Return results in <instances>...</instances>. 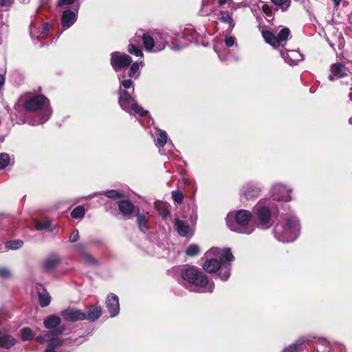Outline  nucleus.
I'll return each mask as SVG.
<instances>
[{
    "label": "nucleus",
    "instance_id": "1",
    "mask_svg": "<svg viewBox=\"0 0 352 352\" xmlns=\"http://www.w3.org/2000/svg\"><path fill=\"white\" fill-rule=\"evenodd\" d=\"M140 38L144 44L146 51L148 52H159L163 50L168 43H171L170 49L179 51L188 46L187 43H183L177 39L178 34L168 32H155L152 34L143 33Z\"/></svg>",
    "mask_w": 352,
    "mask_h": 352
},
{
    "label": "nucleus",
    "instance_id": "2",
    "mask_svg": "<svg viewBox=\"0 0 352 352\" xmlns=\"http://www.w3.org/2000/svg\"><path fill=\"white\" fill-rule=\"evenodd\" d=\"M179 274L183 280L195 285L199 292L212 293L214 289V283L209 280L198 267L195 266H182L178 269Z\"/></svg>",
    "mask_w": 352,
    "mask_h": 352
},
{
    "label": "nucleus",
    "instance_id": "3",
    "mask_svg": "<svg viewBox=\"0 0 352 352\" xmlns=\"http://www.w3.org/2000/svg\"><path fill=\"white\" fill-rule=\"evenodd\" d=\"M23 106L30 111H39L36 120L32 124H43L47 121L52 115V109L50 107L49 100L43 95L27 96L22 98Z\"/></svg>",
    "mask_w": 352,
    "mask_h": 352
},
{
    "label": "nucleus",
    "instance_id": "4",
    "mask_svg": "<svg viewBox=\"0 0 352 352\" xmlns=\"http://www.w3.org/2000/svg\"><path fill=\"white\" fill-rule=\"evenodd\" d=\"M299 223L295 216H289L279 220L274 229L275 238L283 243L292 242L299 234Z\"/></svg>",
    "mask_w": 352,
    "mask_h": 352
},
{
    "label": "nucleus",
    "instance_id": "5",
    "mask_svg": "<svg viewBox=\"0 0 352 352\" xmlns=\"http://www.w3.org/2000/svg\"><path fill=\"white\" fill-rule=\"evenodd\" d=\"M252 213L247 210H239L235 214L229 213L226 217L227 226L232 231L250 234L254 230V226L250 224Z\"/></svg>",
    "mask_w": 352,
    "mask_h": 352
},
{
    "label": "nucleus",
    "instance_id": "6",
    "mask_svg": "<svg viewBox=\"0 0 352 352\" xmlns=\"http://www.w3.org/2000/svg\"><path fill=\"white\" fill-rule=\"evenodd\" d=\"M205 256L207 257L215 256L221 259V265L219 270L218 276L223 281L228 280L231 274V263L234 259L231 250L230 248L220 249L213 247L206 252Z\"/></svg>",
    "mask_w": 352,
    "mask_h": 352
},
{
    "label": "nucleus",
    "instance_id": "7",
    "mask_svg": "<svg viewBox=\"0 0 352 352\" xmlns=\"http://www.w3.org/2000/svg\"><path fill=\"white\" fill-rule=\"evenodd\" d=\"M135 89L131 91L120 88L118 90V104L120 108L130 115H139L141 117L146 116L148 111L139 106L134 94Z\"/></svg>",
    "mask_w": 352,
    "mask_h": 352
},
{
    "label": "nucleus",
    "instance_id": "8",
    "mask_svg": "<svg viewBox=\"0 0 352 352\" xmlns=\"http://www.w3.org/2000/svg\"><path fill=\"white\" fill-rule=\"evenodd\" d=\"M261 34L267 43L276 48L285 45L290 36V30L288 28H283L276 35L270 30L263 29Z\"/></svg>",
    "mask_w": 352,
    "mask_h": 352
},
{
    "label": "nucleus",
    "instance_id": "9",
    "mask_svg": "<svg viewBox=\"0 0 352 352\" xmlns=\"http://www.w3.org/2000/svg\"><path fill=\"white\" fill-rule=\"evenodd\" d=\"M292 192V189L289 186L280 182L274 183L271 188L272 197L277 201H290Z\"/></svg>",
    "mask_w": 352,
    "mask_h": 352
},
{
    "label": "nucleus",
    "instance_id": "10",
    "mask_svg": "<svg viewBox=\"0 0 352 352\" xmlns=\"http://www.w3.org/2000/svg\"><path fill=\"white\" fill-rule=\"evenodd\" d=\"M131 63V57L126 54L120 52H114L111 54V65L116 72L129 66Z\"/></svg>",
    "mask_w": 352,
    "mask_h": 352
},
{
    "label": "nucleus",
    "instance_id": "11",
    "mask_svg": "<svg viewBox=\"0 0 352 352\" xmlns=\"http://www.w3.org/2000/svg\"><path fill=\"white\" fill-rule=\"evenodd\" d=\"M263 188V185L256 182H250L242 186L240 195L245 199H252L259 196Z\"/></svg>",
    "mask_w": 352,
    "mask_h": 352
},
{
    "label": "nucleus",
    "instance_id": "12",
    "mask_svg": "<svg viewBox=\"0 0 352 352\" xmlns=\"http://www.w3.org/2000/svg\"><path fill=\"white\" fill-rule=\"evenodd\" d=\"M256 217L258 219V227L263 230L268 229L272 225V211L265 206L257 207Z\"/></svg>",
    "mask_w": 352,
    "mask_h": 352
},
{
    "label": "nucleus",
    "instance_id": "13",
    "mask_svg": "<svg viewBox=\"0 0 352 352\" xmlns=\"http://www.w3.org/2000/svg\"><path fill=\"white\" fill-rule=\"evenodd\" d=\"M61 322L60 317L56 315H52L44 320V327L46 329H50L51 331L47 333L52 335V338H58L57 336L60 335L63 331V328H57Z\"/></svg>",
    "mask_w": 352,
    "mask_h": 352
},
{
    "label": "nucleus",
    "instance_id": "14",
    "mask_svg": "<svg viewBox=\"0 0 352 352\" xmlns=\"http://www.w3.org/2000/svg\"><path fill=\"white\" fill-rule=\"evenodd\" d=\"M348 77V83L352 80L351 75L344 65L337 63L331 66V74L329 76L330 80H334L340 78Z\"/></svg>",
    "mask_w": 352,
    "mask_h": 352
},
{
    "label": "nucleus",
    "instance_id": "15",
    "mask_svg": "<svg viewBox=\"0 0 352 352\" xmlns=\"http://www.w3.org/2000/svg\"><path fill=\"white\" fill-rule=\"evenodd\" d=\"M63 319L67 322H74L85 320V311L76 308H68L61 312Z\"/></svg>",
    "mask_w": 352,
    "mask_h": 352
},
{
    "label": "nucleus",
    "instance_id": "16",
    "mask_svg": "<svg viewBox=\"0 0 352 352\" xmlns=\"http://www.w3.org/2000/svg\"><path fill=\"white\" fill-rule=\"evenodd\" d=\"M203 36L201 34L197 32L195 30H185L182 35L178 34L177 39L181 40L183 43H199L201 41Z\"/></svg>",
    "mask_w": 352,
    "mask_h": 352
},
{
    "label": "nucleus",
    "instance_id": "17",
    "mask_svg": "<svg viewBox=\"0 0 352 352\" xmlns=\"http://www.w3.org/2000/svg\"><path fill=\"white\" fill-rule=\"evenodd\" d=\"M77 11L75 12L69 9L63 12L61 16L62 32L69 28L75 23L77 20Z\"/></svg>",
    "mask_w": 352,
    "mask_h": 352
},
{
    "label": "nucleus",
    "instance_id": "18",
    "mask_svg": "<svg viewBox=\"0 0 352 352\" xmlns=\"http://www.w3.org/2000/svg\"><path fill=\"white\" fill-rule=\"evenodd\" d=\"M106 307L111 318L116 317L120 312L118 296L114 294L108 295L106 300Z\"/></svg>",
    "mask_w": 352,
    "mask_h": 352
},
{
    "label": "nucleus",
    "instance_id": "19",
    "mask_svg": "<svg viewBox=\"0 0 352 352\" xmlns=\"http://www.w3.org/2000/svg\"><path fill=\"white\" fill-rule=\"evenodd\" d=\"M280 55L284 60L289 65H295L303 60V55L298 50H288L280 52Z\"/></svg>",
    "mask_w": 352,
    "mask_h": 352
},
{
    "label": "nucleus",
    "instance_id": "20",
    "mask_svg": "<svg viewBox=\"0 0 352 352\" xmlns=\"http://www.w3.org/2000/svg\"><path fill=\"white\" fill-rule=\"evenodd\" d=\"M85 320L90 322H95L102 316V309L100 306L91 305L86 307L85 311Z\"/></svg>",
    "mask_w": 352,
    "mask_h": 352
},
{
    "label": "nucleus",
    "instance_id": "21",
    "mask_svg": "<svg viewBox=\"0 0 352 352\" xmlns=\"http://www.w3.org/2000/svg\"><path fill=\"white\" fill-rule=\"evenodd\" d=\"M76 248L79 252L81 259L85 263L93 266L98 265V261L92 255L85 251V245L83 243H78L76 245Z\"/></svg>",
    "mask_w": 352,
    "mask_h": 352
},
{
    "label": "nucleus",
    "instance_id": "22",
    "mask_svg": "<svg viewBox=\"0 0 352 352\" xmlns=\"http://www.w3.org/2000/svg\"><path fill=\"white\" fill-rule=\"evenodd\" d=\"M140 34L137 33L135 36L130 40V43L128 46V52L137 57L143 56V52L142 50V47L138 45V43L142 40V38H140Z\"/></svg>",
    "mask_w": 352,
    "mask_h": 352
},
{
    "label": "nucleus",
    "instance_id": "23",
    "mask_svg": "<svg viewBox=\"0 0 352 352\" xmlns=\"http://www.w3.org/2000/svg\"><path fill=\"white\" fill-rule=\"evenodd\" d=\"M174 225L175 230L180 236L185 237L192 236L193 234L192 230L188 223L179 219H175Z\"/></svg>",
    "mask_w": 352,
    "mask_h": 352
},
{
    "label": "nucleus",
    "instance_id": "24",
    "mask_svg": "<svg viewBox=\"0 0 352 352\" xmlns=\"http://www.w3.org/2000/svg\"><path fill=\"white\" fill-rule=\"evenodd\" d=\"M118 208L120 212L129 219L135 211V207L129 200H122L118 202Z\"/></svg>",
    "mask_w": 352,
    "mask_h": 352
},
{
    "label": "nucleus",
    "instance_id": "25",
    "mask_svg": "<svg viewBox=\"0 0 352 352\" xmlns=\"http://www.w3.org/2000/svg\"><path fill=\"white\" fill-rule=\"evenodd\" d=\"M206 257L208 258L204 263H203V269L208 273H215L217 271H219L221 265V261L219 258L218 260L217 258H212L210 257Z\"/></svg>",
    "mask_w": 352,
    "mask_h": 352
},
{
    "label": "nucleus",
    "instance_id": "26",
    "mask_svg": "<svg viewBox=\"0 0 352 352\" xmlns=\"http://www.w3.org/2000/svg\"><path fill=\"white\" fill-rule=\"evenodd\" d=\"M16 343V339L9 334L0 335V348L10 349Z\"/></svg>",
    "mask_w": 352,
    "mask_h": 352
},
{
    "label": "nucleus",
    "instance_id": "27",
    "mask_svg": "<svg viewBox=\"0 0 352 352\" xmlns=\"http://www.w3.org/2000/svg\"><path fill=\"white\" fill-rule=\"evenodd\" d=\"M219 20L228 25V30L231 32L234 27V23L231 14L228 11H221Z\"/></svg>",
    "mask_w": 352,
    "mask_h": 352
},
{
    "label": "nucleus",
    "instance_id": "28",
    "mask_svg": "<svg viewBox=\"0 0 352 352\" xmlns=\"http://www.w3.org/2000/svg\"><path fill=\"white\" fill-rule=\"evenodd\" d=\"M60 263V258L58 256L53 255L47 258L43 263L44 269L50 271L54 269Z\"/></svg>",
    "mask_w": 352,
    "mask_h": 352
},
{
    "label": "nucleus",
    "instance_id": "29",
    "mask_svg": "<svg viewBox=\"0 0 352 352\" xmlns=\"http://www.w3.org/2000/svg\"><path fill=\"white\" fill-rule=\"evenodd\" d=\"M144 66L143 61L135 62L131 65L129 70L128 74L131 78H137L140 76V67Z\"/></svg>",
    "mask_w": 352,
    "mask_h": 352
},
{
    "label": "nucleus",
    "instance_id": "30",
    "mask_svg": "<svg viewBox=\"0 0 352 352\" xmlns=\"http://www.w3.org/2000/svg\"><path fill=\"white\" fill-rule=\"evenodd\" d=\"M167 134L164 130H158L155 141V145L160 147L164 146L167 143Z\"/></svg>",
    "mask_w": 352,
    "mask_h": 352
},
{
    "label": "nucleus",
    "instance_id": "31",
    "mask_svg": "<svg viewBox=\"0 0 352 352\" xmlns=\"http://www.w3.org/2000/svg\"><path fill=\"white\" fill-rule=\"evenodd\" d=\"M104 194L106 197L111 199H118L124 197L123 193L116 190H109L104 191L103 192L94 193V195H90L91 197H93L97 195Z\"/></svg>",
    "mask_w": 352,
    "mask_h": 352
},
{
    "label": "nucleus",
    "instance_id": "32",
    "mask_svg": "<svg viewBox=\"0 0 352 352\" xmlns=\"http://www.w3.org/2000/svg\"><path fill=\"white\" fill-rule=\"evenodd\" d=\"M21 339L23 341L32 340L34 337V333L32 329L30 327H24L21 329Z\"/></svg>",
    "mask_w": 352,
    "mask_h": 352
},
{
    "label": "nucleus",
    "instance_id": "33",
    "mask_svg": "<svg viewBox=\"0 0 352 352\" xmlns=\"http://www.w3.org/2000/svg\"><path fill=\"white\" fill-rule=\"evenodd\" d=\"M38 302L41 307H45L50 305L51 301V297L47 292H38Z\"/></svg>",
    "mask_w": 352,
    "mask_h": 352
},
{
    "label": "nucleus",
    "instance_id": "34",
    "mask_svg": "<svg viewBox=\"0 0 352 352\" xmlns=\"http://www.w3.org/2000/svg\"><path fill=\"white\" fill-rule=\"evenodd\" d=\"M310 340L309 336H303L300 337L296 340L295 342L292 343V345L295 346V349L298 351H300L305 347V342Z\"/></svg>",
    "mask_w": 352,
    "mask_h": 352
},
{
    "label": "nucleus",
    "instance_id": "35",
    "mask_svg": "<svg viewBox=\"0 0 352 352\" xmlns=\"http://www.w3.org/2000/svg\"><path fill=\"white\" fill-rule=\"evenodd\" d=\"M137 221L140 230L142 232H146V231L148 230V227L146 225L148 222L147 218L143 214H138L137 217Z\"/></svg>",
    "mask_w": 352,
    "mask_h": 352
},
{
    "label": "nucleus",
    "instance_id": "36",
    "mask_svg": "<svg viewBox=\"0 0 352 352\" xmlns=\"http://www.w3.org/2000/svg\"><path fill=\"white\" fill-rule=\"evenodd\" d=\"M85 214V209L82 206H76L71 212L74 219H82Z\"/></svg>",
    "mask_w": 352,
    "mask_h": 352
},
{
    "label": "nucleus",
    "instance_id": "37",
    "mask_svg": "<svg viewBox=\"0 0 352 352\" xmlns=\"http://www.w3.org/2000/svg\"><path fill=\"white\" fill-rule=\"evenodd\" d=\"M199 252L200 249L198 245L191 244L187 248L186 254L188 256H197Z\"/></svg>",
    "mask_w": 352,
    "mask_h": 352
},
{
    "label": "nucleus",
    "instance_id": "38",
    "mask_svg": "<svg viewBox=\"0 0 352 352\" xmlns=\"http://www.w3.org/2000/svg\"><path fill=\"white\" fill-rule=\"evenodd\" d=\"M10 162V156L6 153L0 154V169H3L7 167Z\"/></svg>",
    "mask_w": 352,
    "mask_h": 352
},
{
    "label": "nucleus",
    "instance_id": "39",
    "mask_svg": "<svg viewBox=\"0 0 352 352\" xmlns=\"http://www.w3.org/2000/svg\"><path fill=\"white\" fill-rule=\"evenodd\" d=\"M23 245L21 240L10 241L6 243V248L9 250H18Z\"/></svg>",
    "mask_w": 352,
    "mask_h": 352
},
{
    "label": "nucleus",
    "instance_id": "40",
    "mask_svg": "<svg viewBox=\"0 0 352 352\" xmlns=\"http://www.w3.org/2000/svg\"><path fill=\"white\" fill-rule=\"evenodd\" d=\"M272 2L276 6L282 7L283 11H286L289 7L291 0H271Z\"/></svg>",
    "mask_w": 352,
    "mask_h": 352
},
{
    "label": "nucleus",
    "instance_id": "41",
    "mask_svg": "<svg viewBox=\"0 0 352 352\" xmlns=\"http://www.w3.org/2000/svg\"><path fill=\"white\" fill-rule=\"evenodd\" d=\"M172 198L175 203L181 204L184 199L183 193L179 190H173L171 192Z\"/></svg>",
    "mask_w": 352,
    "mask_h": 352
},
{
    "label": "nucleus",
    "instance_id": "42",
    "mask_svg": "<svg viewBox=\"0 0 352 352\" xmlns=\"http://www.w3.org/2000/svg\"><path fill=\"white\" fill-rule=\"evenodd\" d=\"M51 225L50 221H38L36 223V229L37 230H47Z\"/></svg>",
    "mask_w": 352,
    "mask_h": 352
},
{
    "label": "nucleus",
    "instance_id": "43",
    "mask_svg": "<svg viewBox=\"0 0 352 352\" xmlns=\"http://www.w3.org/2000/svg\"><path fill=\"white\" fill-rule=\"evenodd\" d=\"M122 89H129L133 87V81L131 79L122 80L120 81V87Z\"/></svg>",
    "mask_w": 352,
    "mask_h": 352
},
{
    "label": "nucleus",
    "instance_id": "44",
    "mask_svg": "<svg viewBox=\"0 0 352 352\" xmlns=\"http://www.w3.org/2000/svg\"><path fill=\"white\" fill-rule=\"evenodd\" d=\"M224 41L226 45L228 47L237 45L236 38L232 36H226Z\"/></svg>",
    "mask_w": 352,
    "mask_h": 352
},
{
    "label": "nucleus",
    "instance_id": "45",
    "mask_svg": "<svg viewBox=\"0 0 352 352\" xmlns=\"http://www.w3.org/2000/svg\"><path fill=\"white\" fill-rule=\"evenodd\" d=\"M12 276V273L8 268L0 267V277L8 278Z\"/></svg>",
    "mask_w": 352,
    "mask_h": 352
},
{
    "label": "nucleus",
    "instance_id": "46",
    "mask_svg": "<svg viewBox=\"0 0 352 352\" xmlns=\"http://www.w3.org/2000/svg\"><path fill=\"white\" fill-rule=\"evenodd\" d=\"M79 239V232L78 230H74L71 234L69 238V241L71 243H74Z\"/></svg>",
    "mask_w": 352,
    "mask_h": 352
},
{
    "label": "nucleus",
    "instance_id": "47",
    "mask_svg": "<svg viewBox=\"0 0 352 352\" xmlns=\"http://www.w3.org/2000/svg\"><path fill=\"white\" fill-rule=\"evenodd\" d=\"M76 0H59L57 3L58 7H63L64 6H70L75 2Z\"/></svg>",
    "mask_w": 352,
    "mask_h": 352
},
{
    "label": "nucleus",
    "instance_id": "48",
    "mask_svg": "<svg viewBox=\"0 0 352 352\" xmlns=\"http://www.w3.org/2000/svg\"><path fill=\"white\" fill-rule=\"evenodd\" d=\"M50 25L47 24V23H45L44 25V26L43 27L42 30H41V34L43 36V37H47L49 35V32H50Z\"/></svg>",
    "mask_w": 352,
    "mask_h": 352
},
{
    "label": "nucleus",
    "instance_id": "49",
    "mask_svg": "<svg viewBox=\"0 0 352 352\" xmlns=\"http://www.w3.org/2000/svg\"><path fill=\"white\" fill-rule=\"evenodd\" d=\"M14 0H0V5L1 6H10Z\"/></svg>",
    "mask_w": 352,
    "mask_h": 352
},
{
    "label": "nucleus",
    "instance_id": "50",
    "mask_svg": "<svg viewBox=\"0 0 352 352\" xmlns=\"http://www.w3.org/2000/svg\"><path fill=\"white\" fill-rule=\"evenodd\" d=\"M283 352H297V351L295 349V346L290 344L287 347H285Z\"/></svg>",
    "mask_w": 352,
    "mask_h": 352
},
{
    "label": "nucleus",
    "instance_id": "51",
    "mask_svg": "<svg viewBox=\"0 0 352 352\" xmlns=\"http://www.w3.org/2000/svg\"><path fill=\"white\" fill-rule=\"evenodd\" d=\"M262 10L263 11L264 13H265L267 14L271 13V8L267 5H263L262 6Z\"/></svg>",
    "mask_w": 352,
    "mask_h": 352
},
{
    "label": "nucleus",
    "instance_id": "52",
    "mask_svg": "<svg viewBox=\"0 0 352 352\" xmlns=\"http://www.w3.org/2000/svg\"><path fill=\"white\" fill-rule=\"evenodd\" d=\"M5 83V76L3 74H0V94L1 93V89Z\"/></svg>",
    "mask_w": 352,
    "mask_h": 352
},
{
    "label": "nucleus",
    "instance_id": "53",
    "mask_svg": "<svg viewBox=\"0 0 352 352\" xmlns=\"http://www.w3.org/2000/svg\"><path fill=\"white\" fill-rule=\"evenodd\" d=\"M318 342L321 343L322 344H323L324 346H329V342H327V340H326L324 338H318Z\"/></svg>",
    "mask_w": 352,
    "mask_h": 352
},
{
    "label": "nucleus",
    "instance_id": "54",
    "mask_svg": "<svg viewBox=\"0 0 352 352\" xmlns=\"http://www.w3.org/2000/svg\"><path fill=\"white\" fill-rule=\"evenodd\" d=\"M200 13L203 16L208 15V12L204 10V7L203 6L200 10Z\"/></svg>",
    "mask_w": 352,
    "mask_h": 352
},
{
    "label": "nucleus",
    "instance_id": "55",
    "mask_svg": "<svg viewBox=\"0 0 352 352\" xmlns=\"http://www.w3.org/2000/svg\"><path fill=\"white\" fill-rule=\"evenodd\" d=\"M332 1H333L335 7L339 6V5L340 4V3L342 1V0H332Z\"/></svg>",
    "mask_w": 352,
    "mask_h": 352
},
{
    "label": "nucleus",
    "instance_id": "56",
    "mask_svg": "<svg viewBox=\"0 0 352 352\" xmlns=\"http://www.w3.org/2000/svg\"><path fill=\"white\" fill-rule=\"evenodd\" d=\"M190 218H191V219H192V221H195L197 220V214H196V213H195V214H194L192 216H191V217H190Z\"/></svg>",
    "mask_w": 352,
    "mask_h": 352
},
{
    "label": "nucleus",
    "instance_id": "57",
    "mask_svg": "<svg viewBox=\"0 0 352 352\" xmlns=\"http://www.w3.org/2000/svg\"><path fill=\"white\" fill-rule=\"evenodd\" d=\"M214 50H215V51L217 52V53L218 54L219 58L221 60H223V59L221 58V55L220 54H219V52H217V48H216V47H214Z\"/></svg>",
    "mask_w": 352,
    "mask_h": 352
},
{
    "label": "nucleus",
    "instance_id": "58",
    "mask_svg": "<svg viewBox=\"0 0 352 352\" xmlns=\"http://www.w3.org/2000/svg\"><path fill=\"white\" fill-rule=\"evenodd\" d=\"M349 123L352 125V116L349 119Z\"/></svg>",
    "mask_w": 352,
    "mask_h": 352
}]
</instances>
